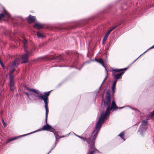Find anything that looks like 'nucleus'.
Instances as JSON below:
<instances>
[{
    "instance_id": "obj_10",
    "label": "nucleus",
    "mask_w": 154,
    "mask_h": 154,
    "mask_svg": "<svg viewBox=\"0 0 154 154\" xmlns=\"http://www.w3.org/2000/svg\"><path fill=\"white\" fill-rule=\"evenodd\" d=\"M28 55L27 54H25L22 55V59L23 60V62L22 63H25L28 62Z\"/></svg>"
},
{
    "instance_id": "obj_3",
    "label": "nucleus",
    "mask_w": 154,
    "mask_h": 154,
    "mask_svg": "<svg viewBox=\"0 0 154 154\" xmlns=\"http://www.w3.org/2000/svg\"><path fill=\"white\" fill-rule=\"evenodd\" d=\"M16 66H13V65H12L10 70L9 74V81L10 85V89L11 91H13L15 88L14 82V77L12 75V73L15 70V67Z\"/></svg>"
},
{
    "instance_id": "obj_7",
    "label": "nucleus",
    "mask_w": 154,
    "mask_h": 154,
    "mask_svg": "<svg viewBox=\"0 0 154 154\" xmlns=\"http://www.w3.org/2000/svg\"><path fill=\"white\" fill-rule=\"evenodd\" d=\"M148 122L147 121H143L142 122L141 125L140 126L139 129L138 130V131L140 132V134H142L143 132L145 131V130H143V126H146Z\"/></svg>"
},
{
    "instance_id": "obj_9",
    "label": "nucleus",
    "mask_w": 154,
    "mask_h": 154,
    "mask_svg": "<svg viewBox=\"0 0 154 154\" xmlns=\"http://www.w3.org/2000/svg\"><path fill=\"white\" fill-rule=\"evenodd\" d=\"M124 73V72H123L120 73L115 74V72H113L112 76L115 77V78L116 79V80L120 79L122 78V75Z\"/></svg>"
},
{
    "instance_id": "obj_28",
    "label": "nucleus",
    "mask_w": 154,
    "mask_h": 154,
    "mask_svg": "<svg viewBox=\"0 0 154 154\" xmlns=\"http://www.w3.org/2000/svg\"><path fill=\"white\" fill-rule=\"evenodd\" d=\"M117 27V26H115L111 28L110 29H112V30Z\"/></svg>"
},
{
    "instance_id": "obj_8",
    "label": "nucleus",
    "mask_w": 154,
    "mask_h": 154,
    "mask_svg": "<svg viewBox=\"0 0 154 154\" xmlns=\"http://www.w3.org/2000/svg\"><path fill=\"white\" fill-rule=\"evenodd\" d=\"M3 11H4L3 14H0V20L2 18L6 17L7 18H9L10 17V15L6 11L4 8H3Z\"/></svg>"
},
{
    "instance_id": "obj_27",
    "label": "nucleus",
    "mask_w": 154,
    "mask_h": 154,
    "mask_svg": "<svg viewBox=\"0 0 154 154\" xmlns=\"http://www.w3.org/2000/svg\"><path fill=\"white\" fill-rule=\"evenodd\" d=\"M106 77H105V79H104V80L103 81V82L102 83L101 85H100V88H101V86H102V84H103V83L104 82V81H105V80L106 79Z\"/></svg>"
},
{
    "instance_id": "obj_16",
    "label": "nucleus",
    "mask_w": 154,
    "mask_h": 154,
    "mask_svg": "<svg viewBox=\"0 0 154 154\" xmlns=\"http://www.w3.org/2000/svg\"><path fill=\"white\" fill-rule=\"evenodd\" d=\"M37 35L39 38H41L43 37L44 34L41 32H37Z\"/></svg>"
},
{
    "instance_id": "obj_17",
    "label": "nucleus",
    "mask_w": 154,
    "mask_h": 154,
    "mask_svg": "<svg viewBox=\"0 0 154 154\" xmlns=\"http://www.w3.org/2000/svg\"><path fill=\"white\" fill-rule=\"evenodd\" d=\"M117 82V81L116 80H115L113 82V85H112V91L113 93H114L115 92L114 90L115 88L116 85V84Z\"/></svg>"
},
{
    "instance_id": "obj_20",
    "label": "nucleus",
    "mask_w": 154,
    "mask_h": 154,
    "mask_svg": "<svg viewBox=\"0 0 154 154\" xmlns=\"http://www.w3.org/2000/svg\"><path fill=\"white\" fill-rule=\"evenodd\" d=\"M56 59L58 60H61L64 59L62 55H60L56 58Z\"/></svg>"
},
{
    "instance_id": "obj_31",
    "label": "nucleus",
    "mask_w": 154,
    "mask_h": 154,
    "mask_svg": "<svg viewBox=\"0 0 154 154\" xmlns=\"http://www.w3.org/2000/svg\"><path fill=\"white\" fill-rule=\"evenodd\" d=\"M64 137V136H63L62 137Z\"/></svg>"
},
{
    "instance_id": "obj_22",
    "label": "nucleus",
    "mask_w": 154,
    "mask_h": 154,
    "mask_svg": "<svg viewBox=\"0 0 154 154\" xmlns=\"http://www.w3.org/2000/svg\"><path fill=\"white\" fill-rule=\"evenodd\" d=\"M27 88H27V87H26V90H28V91H29V90H27V89H27ZM29 91V93H27V92H24V93L25 94H26V95L28 97H29V95H31V94H32V93H31L32 92H30V91Z\"/></svg>"
},
{
    "instance_id": "obj_29",
    "label": "nucleus",
    "mask_w": 154,
    "mask_h": 154,
    "mask_svg": "<svg viewBox=\"0 0 154 154\" xmlns=\"http://www.w3.org/2000/svg\"><path fill=\"white\" fill-rule=\"evenodd\" d=\"M55 146V145L53 147V148H52L51 149V150H50V151L48 152L47 154H49V153L50 152H51V150H52L53 149V148H54Z\"/></svg>"
},
{
    "instance_id": "obj_14",
    "label": "nucleus",
    "mask_w": 154,
    "mask_h": 154,
    "mask_svg": "<svg viewBox=\"0 0 154 154\" xmlns=\"http://www.w3.org/2000/svg\"><path fill=\"white\" fill-rule=\"evenodd\" d=\"M112 30V29H109V30L108 31V32L106 33L104 37V38L103 39V43L105 41V40L107 38V37L109 35L110 33V32Z\"/></svg>"
},
{
    "instance_id": "obj_12",
    "label": "nucleus",
    "mask_w": 154,
    "mask_h": 154,
    "mask_svg": "<svg viewBox=\"0 0 154 154\" xmlns=\"http://www.w3.org/2000/svg\"><path fill=\"white\" fill-rule=\"evenodd\" d=\"M33 27L37 29H40L43 28V25L38 23H36L33 26Z\"/></svg>"
},
{
    "instance_id": "obj_13",
    "label": "nucleus",
    "mask_w": 154,
    "mask_h": 154,
    "mask_svg": "<svg viewBox=\"0 0 154 154\" xmlns=\"http://www.w3.org/2000/svg\"><path fill=\"white\" fill-rule=\"evenodd\" d=\"M30 134L31 133H29V134H24L23 135L20 136L19 137H14V138H12L11 139H10L8 140L7 141L6 143H9L10 142H11V141H12L16 139L17 138H18V137H23V136H26V135H27L28 134Z\"/></svg>"
},
{
    "instance_id": "obj_4",
    "label": "nucleus",
    "mask_w": 154,
    "mask_h": 154,
    "mask_svg": "<svg viewBox=\"0 0 154 154\" xmlns=\"http://www.w3.org/2000/svg\"><path fill=\"white\" fill-rule=\"evenodd\" d=\"M23 42L24 44V47L25 52L26 53L29 52V54L30 55H33V52L35 51L36 50V47L33 46V47L32 48H28L26 45L27 40L25 39H23Z\"/></svg>"
},
{
    "instance_id": "obj_5",
    "label": "nucleus",
    "mask_w": 154,
    "mask_h": 154,
    "mask_svg": "<svg viewBox=\"0 0 154 154\" xmlns=\"http://www.w3.org/2000/svg\"><path fill=\"white\" fill-rule=\"evenodd\" d=\"M98 151L94 147V143L92 142L91 145L89 146V148L88 149V151L87 154H94L95 153V151Z\"/></svg>"
},
{
    "instance_id": "obj_1",
    "label": "nucleus",
    "mask_w": 154,
    "mask_h": 154,
    "mask_svg": "<svg viewBox=\"0 0 154 154\" xmlns=\"http://www.w3.org/2000/svg\"><path fill=\"white\" fill-rule=\"evenodd\" d=\"M104 103L105 107H106V110L105 112L104 111L102 112L101 116L98 121L96 123L95 128L94 130L90 137H89L86 139L83 137L75 134L77 136L80 138L86 141V142L89 144V146L93 142L94 143V147L95 140L97 136L98 133L100 129L104 120L105 119H106L109 116L110 110H116L119 109V108L116 106L114 100L112 102L111 105L110 97V94L109 93H107L106 94ZM123 108H124V107H119V108L121 109ZM94 147L95 148V147Z\"/></svg>"
},
{
    "instance_id": "obj_11",
    "label": "nucleus",
    "mask_w": 154,
    "mask_h": 154,
    "mask_svg": "<svg viewBox=\"0 0 154 154\" xmlns=\"http://www.w3.org/2000/svg\"><path fill=\"white\" fill-rule=\"evenodd\" d=\"M27 20L28 22L29 23H31L35 21V17L29 15L28 17Z\"/></svg>"
},
{
    "instance_id": "obj_18",
    "label": "nucleus",
    "mask_w": 154,
    "mask_h": 154,
    "mask_svg": "<svg viewBox=\"0 0 154 154\" xmlns=\"http://www.w3.org/2000/svg\"><path fill=\"white\" fill-rule=\"evenodd\" d=\"M96 61L101 64L103 67H105V66L104 65L102 59L100 58L98 60H96Z\"/></svg>"
},
{
    "instance_id": "obj_24",
    "label": "nucleus",
    "mask_w": 154,
    "mask_h": 154,
    "mask_svg": "<svg viewBox=\"0 0 154 154\" xmlns=\"http://www.w3.org/2000/svg\"><path fill=\"white\" fill-rule=\"evenodd\" d=\"M2 122L3 124V125L5 127L6 126V123L4 122V120L3 119H2Z\"/></svg>"
},
{
    "instance_id": "obj_19",
    "label": "nucleus",
    "mask_w": 154,
    "mask_h": 154,
    "mask_svg": "<svg viewBox=\"0 0 154 154\" xmlns=\"http://www.w3.org/2000/svg\"><path fill=\"white\" fill-rule=\"evenodd\" d=\"M127 69V68H125L124 69H112V71H114V72H120L121 71H123L124 70H126Z\"/></svg>"
},
{
    "instance_id": "obj_15",
    "label": "nucleus",
    "mask_w": 154,
    "mask_h": 154,
    "mask_svg": "<svg viewBox=\"0 0 154 154\" xmlns=\"http://www.w3.org/2000/svg\"><path fill=\"white\" fill-rule=\"evenodd\" d=\"M20 59L19 58H17L13 62V63L12 64L13 65V66H16L19 65L20 63Z\"/></svg>"
},
{
    "instance_id": "obj_2",
    "label": "nucleus",
    "mask_w": 154,
    "mask_h": 154,
    "mask_svg": "<svg viewBox=\"0 0 154 154\" xmlns=\"http://www.w3.org/2000/svg\"><path fill=\"white\" fill-rule=\"evenodd\" d=\"M27 90L30 92H33L34 93L37 94L38 95H35V97H38L41 100H42L44 101L45 103V107L46 110L45 113V122L47 123V117L48 113V96L49 95L50 91L44 93V95H42L38 90H35L34 89H30L27 88Z\"/></svg>"
},
{
    "instance_id": "obj_23",
    "label": "nucleus",
    "mask_w": 154,
    "mask_h": 154,
    "mask_svg": "<svg viewBox=\"0 0 154 154\" xmlns=\"http://www.w3.org/2000/svg\"><path fill=\"white\" fill-rule=\"evenodd\" d=\"M154 48V45H153V46H151V47H150L146 51H145V52H144L143 54H141L137 59H136L135 61L140 57L143 54H144L147 51H148L149 50V49H152V48Z\"/></svg>"
},
{
    "instance_id": "obj_32",
    "label": "nucleus",
    "mask_w": 154,
    "mask_h": 154,
    "mask_svg": "<svg viewBox=\"0 0 154 154\" xmlns=\"http://www.w3.org/2000/svg\"><path fill=\"white\" fill-rule=\"evenodd\" d=\"M137 110V111H139L138 110Z\"/></svg>"
},
{
    "instance_id": "obj_21",
    "label": "nucleus",
    "mask_w": 154,
    "mask_h": 154,
    "mask_svg": "<svg viewBox=\"0 0 154 154\" xmlns=\"http://www.w3.org/2000/svg\"><path fill=\"white\" fill-rule=\"evenodd\" d=\"M124 135V131H122L120 134L119 135V136H120L124 141L125 140V139L123 137Z\"/></svg>"
},
{
    "instance_id": "obj_6",
    "label": "nucleus",
    "mask_w": 154,
    "mask_h": 154,
    "mask_svg": "<svg viewBox=\"0 0 154 154\" xmlns=\"http://www.w3.org/2000/svg\"><path fill=\"white\" fill-rule=\"evenodd\" d=\"M41 130L49 131L54 133V129L52 128V127L51 126L47 124L46 125L42 127Z\"/></svg>"
},
{
    "instance_id": "obj_30",
    "label": "nucleus",
    "mask_w": 154,
    "mask_h": 154,
    "mask_svg": "<svg viewBox=\"0 0 154 154\" xmlns=\"http://www.w3.org/2000/svg\"><path fill=\"white\" fill-rule=\"evenodd\" d=\"M36 131H34V132H33L31 133H34V132H36Z\"/></svg>"
},
{
    "instance_id": "obj_25",
    "label": "nucleus",
    "mask_w": 154,
    "mask_h": 154,
    "mask_svg": "<svg viewBox=\"0 0 154 154\" xmlns=\"http://www.w3.org/2000/svg\"><path fill=\"white\" fill-rule=\"evenodd\" d=\"M0 64L3 67H4V65L3 63L1 61V60H0Z\"/></svg>"
},
{
    "instance_id": "obj_26",
    "label": "nucleus",
    "mask_w": 154,
    "mask_h": 154,
    "mask_svg": "<svg viewBox=\"0 0 154 154\" xmlns=\"http://www.w3.org/2000/svg\"><path fill=\"white\" fill-rule=\"evenodd\" d=\"M150 114L152 116H154V110H153V112H152L150 113Z\"/></svg>"
}]
</instances>
